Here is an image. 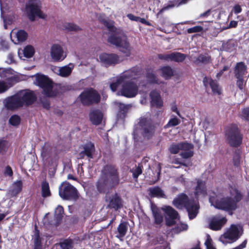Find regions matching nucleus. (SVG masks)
I'll return each mask as SVG.
<instances>
[{
  "label": "nucleus",
  "instance_id": "f257e3e1",
  "mask_svg": "<svg viewBox=\"0 0 249 249\" xmlns=\"http://www.w3.org/2000/svg\"><path fill=\"white\" fill-rule=\"evenodd\" d=\"M136 69L133 68L126 71L110 84L111 90L117 91V95H122L127 98H133L138 93L139 88L136 83L131 80L136 75Z\"/></svg>",
  "mask_w": 249,
  "mask_h": 249
},
{
  "label": "nucleus",
  "instance_id": "f03ea898",
  "mask_svg": "<svg viewBox=\"0 0 249 249\" xmlns=\"http://www.w3.org/2000/svg\"><path fill=\"white\" fill-rule=\"evenodd\" d=\"M242 198V195L235 187H230L226 196L222 198L219 196L217 198L211 196L210 202L215 208L225 210L232 214V211L237 208V203Z\"/></svg>",
  "mask_w": 249,
  "mask_h": 249
},
{
  "label": "nucleus",
  "instance_id": "7ed1b4c3",
  "mask_svg": "<svg viewBox=\"0 0 249 249\" xmlns=\"http://www.w3.org/2000/svg\"><path fill=\"white\" fill-rule=\"evenodd\" d=\"M100 20L104 25L112 33L108 38V41L117 47L120 48V51L125 54V56L130 55V47L127 41L126 37L120 30H117L114 27V22L112 20L102 19Z\"/></svg>",
  "mask_w": 249,
  "mask_h": 249
},
{
  "label": "nucleus",
  "instance_id": "20e7f679",
  "mask_svg": "<svg viewBox=\"0 0 249 249\" xmlns=\"http://www.w3.org/2000/svg\"><path fill=\"white\" fill-rule=\"evenodd\" d=\"M119 179L115 167L111 165L105 166L102 171L101 178L97 183L99 191H104L105 187H113L119 183Z\"/></svg>",
  "mask_w": 249,
  "mask_h": 249
},
{
  "label": "nucleus",
  "instance_id": "39448f33",
  "mask_svg": "<svg viewBox=\"0 0 249 249\" xmlns=\"http://www.w3.org/2000/svg\"><path fill=\"white\" fill-rule=\"evenodd\" d=\"M173 205L178 209L185 208L188 213L190 219H193L196 217L199 208L197 201L189 199L186 195L181 194L174 199Z\"/></svg>",
  "mask_w": 249,
  "mask_h": 249
},
{
  "label": "nucleus",
  "instance_id": "423d86ee",
  "mask_svg": "<svg viewBox=\"0 0 249 249\" xmlns=\"http://www.w3.org/2000/svg\"><path fill=\"white\" fill-rule=\"evenodd\" d=\"M153 134V127L151 125L149 115L141 118L133 133L134 139L138 141L142 136L145 139H149Z\"/></svg>",
  "mask_w": 249,
  "mask_h": 249
},
{
  "label": "nucleus",
  "instance_id": "0eeeda50",
  "mask_svg": "<svg viewBox=\"0 0 249 249\" xmlns=\"http://www.w3.org/2000/svg\"><path fill=\"white\" fill-rule=\"evenodd\" d=\"M194 146L192 144L187 142L174 143L171 144L168 150L172 154H177L180 152V155L183 159H188L193 156Z\"/></svg>",
  "mask_w": 249,
  "mask_h": 249
},
{
  "label": "nucleus",
  "instance_id": "6e6552de",
  "mask_svg": "<svg viewBox=\"0 0 249 249\" xmlns=\"http://www.w3.org/2000/svg\"><path fill=\"white\" fill-rule=\"evenodd\" d=\"M242 227L239 225H231L230 228L219 237V240L226 245L236 241L241 235Z\"/></svg>",
  "mask_w": 249,
  "mask_h": 249
},
{
  "label": "nucleus",
  "instance_id": "1a4fd4ad",
  "mask_svg": "<svg viewBox=\"0 0 249 249\" xmlns=\"http://www.w3.org/2000/svg\"><path fill=\"white\" fill-rule=\"evenodd\" d=\"M35 83L43 89L46 96L52 97L56 95L57 92L53 89V82L44 75L36 74Z\"/></svg>",
  "mask_w": 249,
  "mask_h": 249
},
{
  "label": "nucleus",
  "instance_id": "9d476101",
  "mask_svg": "<svg viewBox=\"0 0 249 249\" xmlns=\"http://www.w3.org/2000/svg\"><path fill=\"white\" fill-rule=\"evenodd\" d=\"M26 12L29 18L33 21L36 16L46 19L47 16L40 9V3L36 0L29 1L26 5Z\"/></svg>",
  "mask_w": 249,
  "mask_h": 249
},
{
  "label": "nucleus",
  "instance_id": "9b49d317",
  "mask_svg": "<svg viewBox=\"0 0 249 249\" xmlns=\"http://www.w3.org/2000/svg\"><path fill=\"white\" fill-rule=\"evenodd\" d=\"M59 195L66 200H74L78 196L76 189L68 182L61 183L59 188Z\"/></svg>",
  "mask_w": 249,
  "mask_h": 249
},
{
  "label": "nucleus",
  "instance_id": "f8f14e48",
  "mask_svg": "<svg viewBox=\"0 0 249 249\" xmlns=\"http://www.w3.org/2000/svg\"><path fill=\"white\" fill-rule=\"evenodd\" d=\"M79 98L83 105H89L99 102L100 96L96 91L91 89L84 90L79 95Z\"/></svg>",
  "mask_w": 249,
  "mask_h": 249
},
{
  "label": "nucleus",
  "instance_id": "ddd939ff",
  "mask_svg": "<svg viewBox=\"0 0 249 249\" xmlns=\"http://www.w3.org/2000/svg\"><path fill=\"white\" fill-rule=\"evenodd\" d=\"M228 142L232 146H237L242 142V137L235 125L230 128L226 132Z\"/></svg>",
  "mask_w": 249,
  "mask_h": 249
},
{
  "label": "nucleus",
  "instance_id": "4468645a",
  "mask_svg": "<svg viewBox=\"0 0 249 249\" xmlns=\"http://www.w3.org/2000/svg\"><path fill=\"white\" fill-rule=\"evenodd\" d=\"M3 104L5 108L9 110H16L23 107L18 92L4 99Z\"/></svg>",
  "mask_w": 249,
  "mask_h": 249
},
{
  "label": "nucleus",
  "instance_id": "2eb2a0df",
  "mask_svg": "<svg viewBox=\"0 0 249 249\" xmlns=\"http://www.w3.org/2000/svg\"><path fill=\"white\" fill-rule=\"evenodd\" d=\"M162 211L165 213V218L166 225L171 226L175 225L176 220L179 219L178 212L172 207L164 206L161 207Z\"/></svg>",
  "mask_w": 249,
  "mask_h": 249
},
{
  "label": "nucleus",
  "instance_id": "dca6fc26",
  "mask_svg": "<svg viewBox=\"0 0 249 249\" xmlns=\"http://www.w3.org/2000/svg\"><path fill=\"white\" fill-rule=\"evenodd\" d=\"M23 107L32 104L36 100L34 93L30 90H21L18 92Z\"/></svg>",
  "mask_w": 249,
  "mask_h": 249
},
{
  "label": "nucleus",
  "instance_id": "f3484780",
  "mask_svg": "<svg viewBox=\"0 0 249 249\" xmlns=\"http://www.w3.org/2000/svg\"><path fill=\"white\" fill-rule=\"evenodd\" d=\"M51 56L54 61H61L66 57V53L62 47L59 44H54L51 48Z\"/></svg>",
  "mask_w": 249,
  "mask_h": 249
},
{
  "label": "nucleus",
  "instance_id": "a211bd4d",
  "mask_svg": "<svg viewBox=\"0 0 249 249\" xmlns=\"http://www.w3.org/2000/svg\"><path fill=\"white\" fill-rule=\"evenodd\" d=\"M99 59L102 64L106 66L115 64L120 62L119 57L115 54L102 53L100 54Z\"/></svg>",
  "mask_w": 249,
  "mask_h": 249
},
{
  "label": "nucleus",
  "instance_id": "6ab92c4d",
  "mask_svg": "<svg viewBox=\"0 0 249 249\" xmlns=\"http://www.w3.org/2000/svg\"><path fill=\"white\" fill-rule=\"evenodd\" d=\"M107 203V207L118 210L121 209L122 206V201L119 196L115 194L106 198Z\"/></svg>",
  "mask_w": 249,
  "mask_h": 249
},
{
  "label": "nucleus",
  "instance_id": "aec40b11",
  "mask_svg": "<svg viewBox=\"0 0 249 249\" xmlns=\"http://www.w3.org/2000/svg\"><path fill=\"white\" fill-rule=\"evenodd\" d=\"M151 210L154 219V224L157 226H161L163 221L161 208H159L156 205L151 204Z\"/></svg>",
  "mask_w": 249,
  "mask_h": 249
},
{
  "label": "nucleus",
  "instance_id": "412c9836",
  "mask_svg": "<svg viewBox=\"0 0 249 249\" xmlns=\"http://www.w3.org/2000/svg\"><path fill=\"white\" fill-rule=\"evenodd\" d=\"M226 222L227 219L225 217L216 215L211 218L210 227L213 230H219L226 224Z\"/></svg>",
  "mask_w": 249,
  "mask_h": 249
},
{
  "label": "nucleus",
  "instance_id": "4be33fe9",
  "mask_svg": "<svg viewBox=\"0 0 249 249\" xmlns=\"http://www.w3.org/2000/svg\"><path fill=\"white\" fill-rule=\"evenodd\" d=\"M203 82L205 88L207 89L210 88L213 94L219 95L221 93V88L217 84V82L211 78L205 77L203 79Z\"/></svg>",
  "mask_w": 249,
  "mask_h": 249
},
{
  "label": "nucleus",
  "instance_id": "5701e85b",
  "mask_svg": "<svg viewBox=\"0 0 249 249\" xmlns=\"http://www.w3.org/2000/svg\"><path fill=\"white\" fill-rule=\"evenodd\" d=\"M11 40L15 44H18L25 40L27 37V33L23 30L16 31L13 30L10 34Z\"/></svg>",
  "mask_w": 249,
  "mask_h": 249
},
{
  "label": "nucleus",
  "instance_id": "b1692460",
  "mask_svg": "<svg viewBox=\"0 0 249 249\" xmlns=\"http://www.w3.org/2000/svg\"><path fill=\"white\" fill-rule=\"evenodd\" d=\"M22 188V181L21 180L15 181L9 189L6 195L7 196L12 198L17 196L21 191Z\"/></svg>",
  "mask_w": 249,
  "mask_h": 249
},
{
  "label": "nucleus",
  "instance_id": "393cba45",
  "mask_svg": "<svg viewBox=\"0 0 249 249\" xmlns=\"http://www.w3.org/2000/svg\"><path fill=\"white\" fill-rule=\"evenodd\" d=\"M17 72L11 68L3 69L0 72V76L5 79L6 82L11 83L15 79Z\"/></svg>",
  "mask_w": 249,
  "mask_h": 249
},
{
  "label": "nucleus",
  "instance_id": "a878e982",
  "mask_svg": "<svg viewBox=\"0 0 249 249\" xmlns=\"http://www.w3.org/2000/svg\"><path fill=\"white\" fill-rule=\"evenodd\" d=\"M73 67V64H69L68 65L62 67H54L53 71L61 76L66 77L71 73Z\"/></svg>",
  "mask_w": 249,
  "mask_h": 249
},
{
  "label": "nucleus",
  "instance_id": "bb28decb",
  "mask_svg": "<svg viewBox=\"0 0 249 249\" xmlns=\"http://www.w3.org/2000/svg\"><path fill=\"white\" fill-rule=\"evenodd\" d=\"M114 104L116 105L119 109L118 113L117 114V118L122 120L124 119L125 117L128 109L131 107L130 105H125L118 101L115 102Z\"/></svg>",
  "mask_w": 249,
  "mask_h": 249
},
{
  "label": "nucleus",
  "instance_id": "cd10ccee",
  "mask_svg": "<svg viewBox=\"0 0 249 249\" xmlns=\"http://www.w3.org/2000/svg\"><path fill=\"white\" fill-rule=\"evenodd\" d=\"M103 115L99 110H93L89 114V119L95 125L100 124L103 120Z\"/></svg>",
  "mask_w": 249,
  "mask_h": 249
},
{
  "label": "nucleus",
  "instance_id": "c85d7f7f",
  "mask_svg": "<svg viewBox=\"0 0 249 249\" xmlns=\"http://www.w3.org/2000/svg\"><path fill=\"white\" fill-rule=\"evenodd\" d=\"M151 105L158 107H160L163 105L162 101L159 92L153 90L150 93Z\"/></svg>",
  "mask_w": 249,
  "mask_h": 249
},
{
  "label": "nucleus",
  "instance_id": "c756f323",
  "mask_svg": "<svg viewBox=\"0 0 249 249\" xmlns=\"http://www.w3.org/2000/svg\"><path fill=\"white\" fill-rule=\"evenodd\" d=\"M247 71V67L243 62H239L237 63L234 70L235 75L236 78L243 77Z\"/></svg>",
  "mask_w": 249,
  "mask_h": 249
},
{
  "label": "nucleus",
  "instance_id": "7c9ffc66",
  "mask_svg": "<svg viewBox=\"0 0 249 249\" xmlns=\"http://www.w3.org/2000/svg\"><path fill=\"white\" fill-rule=\"evenodd\" d=\"M206 194L205 182L202 180H198L196 188L195 195L197 197L204 196Z\"/></svg>",
  "mask_w": 249,
  "mask_h": 249
},
{
  "label": "nucleus",
  "instance_id": "2f4dec72",
  "mask_svg": "<svg viewBox=\"0 0 249 249\" xmlns=\"http://www.w3.org/2000/svg\"><path fill=\"white\" fill-rule=\"evenodd\" d=\"M161 76L165 79H170L173 75L174 71L171 67L166 66L160 69Z\"/></svg>",
  "mask_w": 249,
  "mask_h": 249
},
{
  "label": "nucleus",
  "instance_id": "473e14b6",
  "mask_svg": "<svg viewBox=\"0 0 249 249\" xmlns=\"http://www.w3.org/2000/svg\"><path fill=\"white\" fill-rule=\"evenodd\" d=\"M150 195L152 197L163 198L165 194L163 191L159 187H155L149 188Z\"/></svg>",
  "mask_w": 249,
  "mask_h": 249
},
{
  "label": "nucleus",
  "instance_id": "72a5a7b5",
  "mask_svg": "<svg viewBox=\"0 0 249 249\" xmlns=\"http://www.w3.org/2000/svg\"><path fill=\"white\" fill-rule=\"evenodd\" d=\"M23 54V57L25 58H31L35 53V49L31 45H27L24 47L23 50L20 51Z\"/></svg>",
  "mask_w": 249,
  "mask_h": 249
},
{
  "label": "nucleus",
  "instance_id": "f704fd0d",
  "mask_svg": "<svg viewBox=\"0 0 249 249\" xmlns=\"http://www.w3.org/2000/svg\"><path fill=\"white\" fill-rule=\"evenodd\" d=\"M84 148L86 155L90 159L92 158L95 151L94 144L91 142H89L85 144Z\"/></svg>",
  "mask_w": 249,
  "mask_h": 249
},
{
  "label": "nucleus",
  "instance_id": "c9c22d12",
  "mask_svg": "<svg viewBox=\"0 0 249 249\" xmlns=\"http://www.w3.org/2000/svg\"><path fill=\"white\" fill-rule=\"evenodd\" d=\"M41 195L43 197H46L51 196V191L49 183L44 181L41 183Z\"/></svg>",
  "mask_w": 249,
  "mask_h": 249
},
{
  "label": "nucleus",
  "instance_id": "e433bc0d",
  "mask_svg": "<svg viewBox=\"0 0 249 249\" xmlns=\"http://www.w3.org/2000/svg\"><path fill=\"white\" fill-rule=\"evenodd\" d=\"M211 61V56L207 53L205 54H200L195 62L197 64L199 63H203V64H207L210 62Z\"/></svg>",
  "mask_w": 249,
  "mask_h": 249
},
{
  "label": "nucleus",
  "instance_id": "4c0bfd02",
  "mask_svg": "<svg viewBox=\"0 0 249 249\" xmlns=\"http://www.w3.org/2000/svg\"><path fill=\"white\" fill-rule=\"evenodd\" d=\"M170 60L178 62L183 61L186 58V55L180 53H170Z\"/></svg>",
  "mask_w": 249,
  "mask_h": 249
},
{
  "label": "nucleus",
  "instance_id": "58836bf2",
  "mask_svg": "<svg viewBox=\"0 0 249 249\" xmlns=\"http://www.w3.org/2000/svg\"><path fill=\"white\" fill-rule=\"evenodd\" d=\"M42 238L40 237L38 231H36L34 238V249H42Z\"/></svg>",
  "mask_w": 249,
  "mask_h": 249
},
{
  "label": "nucleus",
  "instance_id": "ea45409f",
  "mask_svg": "<svg viewBox=\"0 0 249 249\" xmlns=\"http://www.w3.org/2000/svg\"><path fill=\"white\" fill-rule=\"evenodd\" d=\"M188 228L187 224L179 222L177 224V226L173 229V232L175 233H178L182 231H186Z\"/></svg>",
  "mask_w": 249,
  "mask_h": 249
},
{
  "label": "nucleus",
  "instance_id": "a19ab883",
  "mask_svg": "<svg viewBox=\"0 0 249 249\" xmlns=\"http://www.w3.org/2000/svg\"><path fill=\"white\" fill-rule=\"evenodd\" d=\"M63 207L61 206H58L57 208L55 209L54 212V217L56 221V224H58V223L61 220L63 216Z\"/></svg>",
  "mask_w": 249,
  "mask_h": 249
},
{
  "label": "nucleus",
  "instance_id": "79ce46f5",
  "mask_svg": "<svg viewBox=\"0 0 249 249\" xmlns=\"http://www.w3.org/2000/svg\"><path fill=\"white\" fill-rule=\"evenodd\" d=\"M119 235L117 236L118 237H124L127 231V226L125 223H121L117 229Z\"/></svg>",
  "mask_w": 249,
  "mask_h": 249
},
{
  "label": "nucleus",
  "instance_id": "37998d69",
  "mask_svg": "<svg viewBox=\"0 0 249 249\" xmlns=\"http://www.w3.org/2000/svg\"><path fill=\"white\" fill-rule=\"evenodd\" d=\"M12 86L13 84L12 83L0 80V94L6 92Z\"/></svg>",
  "mask_w": 249,
  "mask_h": 249
},
{
  "label": "nucleus",
  "instance_id": "c03bdc74",
  "mask_svg": "<svg viewBox=\"0 0 249 249\" xmlns=\"http://www.w3.org/2000/svg\"><path fill=\"white\" fill-rule=\"evenodd\" d=\"M180 123V120L177 117L172 116L167 124L165 125V127H170L175 126Z\"/></svg>",
  "mask_w": 249,
  "mask_h": 249
},
{
  "label": "nucleus",
  "instance_id": "a18cd8bd",
  "mask_svg": "<svg viewBox=\"0 0 249 249\" xmlns=\"http://www.w3.org/2000/svg\"><path fill=\"white\" fill-rule=\"evenodd\" d=\"M146 78L147 80L152 83L160 84L162 83L161 81H159L155 74H154L153 72L148 73L146 76Z\"/></svg>",
  "mask_w": 249,
  "mask_h": 249
},
{
  "label": "nucleus",
  "instance_id": "49530a36",
  "mask_svg": "<svg viewBox=\"0 0 249 249\" xmlns=\"http://www.w3.org/2000/svg\"><path fill=\"white\" fill-rule=\"evenodd\" d=\"M9 122L13 126H18L20 123V118L17 115H13L9 119Z\"/></svg>",
  "mask_w": 249,
  "mask_h": 249
},
{
  "label": "nucleus",
  "instance_id": "de8ad7c7",
  "mask_svg": "<svg viewBox=\"0 0 249 249\" xmlns=\"http://www.w3.org/2000/svg\"><path fill=\"white\" fill-rule=\"evenodd\" d=\"M204 244L206 249H216L214 246L213 240L209 235H207V239Z\"/></svg>",
  "mask_w": 249,
  "mask_h": 249
},
{
  "label": "nucleus",
  "instance_id": "09e8293b",
  "mask_svg": "<svg viewBox=\"0 0 249 249\" xmlns=\"http://www.w3.org/2000/svg\"><path fill=\"white\" fill-rule=\"evenodd\" d=\"M62 249H72L73 248V243L71 240H66L60 244Z\"/></svg>",
  "mask_w": 249,
  "mask_h": 249
},
{
  "label": "nucleus",
  "instance_id": "8fccbe9b",
  "mask_svg": "<svg viewBox=\"0 0 249 249\" xmlns=\"http://www.w3.org/2000/svg\"><path fill=\"white\" fill-rule=\"evenodd\" d=\"M203 30V28L200 26H196L192 28H190L187 29V32L189 34L193 33H197L201 32Z\"/></svg>",
  "mask_w": 249,
  "mask_h": 249
},
{
  "label": "nucleus",
  "instance_id": "3c124183",
  "mask_svg": "<svg viewBox=\"0 0 249 249\" xmlns=\"http://www.w3.org/2000/svg\"><path fill=\"white\" fill-rule=\"evenodd\" d=\"M66 28L70 31H78L80 29L78 26L73 23H67Z\"/></svg>",
  "mask_w": 249,
  "mask_h": 249
},
{
  "label": "nucleus",
  "instance_id": "603ef678",
  "mask_svg": "<svg viewBox=\"0 0 249 249\" xmlns=\"http://www.w3.org/2000/svg\"><path fill=\"white\" fill-rule=\"evenodd\" d=\"M133 176L134 178H137L138 176L142 174V170L140 166L136 167L135 169H133L131 170Z\"/></svg>",
  "mask_w": 249,
  "mask_h": 249
},
{
  "label": "nucleus",
  "instance_id": "864d4df0",
  "mask_svg": "<svg viewBox=\"0 0 249 249\" xmlns=\"http://www.w3.org/2000/svg\"><path fill=\"white\" fill-rule=\"evenodd\" d=\"M0 9H1V16L3 18V21L5 23L4 27L6 28V23H7L6 19L4 18V14L5 13V11L6 10V8L5 7V5L4 4L2 3L1 0H0ZM9 23V22H7Z\"/></svg>",
  "mask_w": 249,
  "mask_h": 249
},
{
  "label": "nucleus",
  "instance_id": "5fc2aeb1",
  "mask_svg": "<svg viewBox=\"0 0 249 249\" xmlns=\"http://www.w3.org/2000/svg\"><path fill=\"white\" fill-rule=\"evenodd\" d=\"M6 62L8 64H12L16 63L15 56L12 53H9L7 55Z\"/></svg>",
  "mask_w": 249,
  "mask_h": 249
},
{
  "label": "nucleus",
  "instance_id": "6e6d98bb",
  "mask_svg": "<svg viewBox=\"0 0 249 249\" xmlns=\"http://www.w3.org/2000/svg\"><path fill=\"white\" fill-rule=\"evenodd\" d=\"M9 48V44L7 41L4 40H0V51L5 50Z\"/></svg>",
  "mask_w": 249,
  "mask_h": 249
},
{
  "label": "nucleus",
  "instance_id": "4d7b16f0",
  "mask_svg": "<svg viewBox=\"0 0 249 249\" xmlns=\"http://www.w3.org/2000/svg\"><path fill=\"white\" fill-rule=\"evenodd\" d=\"M4 174L6 176L12 177L13 172L12 168L9 166H7L4 170Z\"/></svg>",
  "mask_w": 249,
  "mask_h": 249
},
{
  "label": "nucleus",
  "instance_id": "13d9d810",
  "mask_svg": "<svg viewBox=\"0 0 249 249\" xmlns=\"http://www.w3.org/2000/svg\"><path fill=\"white\" fill-rule=\"evenodd\" d=\"M237 79V85L239 88L241 89H243V83L244 81L243 79V77H240L239 78H236Z\"/></svg>",
  "mask_w": 249,
  "mask_h": 249
},
{
  "label": "nucleus",
  "instance_id": "bf43d9fd",
  "mask_svg": "<svg viewBox=\"0 0 249 249\" xmlns=\"http://www.w3.org/2000/svg\"><path fill=\"white\" fill-rule=\"evenodd\" d=\"M233 12L234 14H237L241 12L242 8L241 6L239 5H235L232 9Z\"/></svg>",
  "mask_w": 249,
  "mask_h": 249
},
{
  "label": "nucleus",
  "instance_id": "052dcab7",
  "mask_svg": "<svg viewBox=\"0 0 249 249\" xmlns=\"http://www.w3.org/2000/svg\"><path fill=\"white\" fill-rule=\"evenodd\" d=\"M243 115L246 120H249V107L244 109Z\"/></svg>",
  "mask_w": 249,
  "mask_h": 249
},
{
  "label": "nucleus",
  "instance_id": "680f3d73",
  "mask_svg": "<svg viewBox=\"0 0 249 249\" xmlns=\"http://www.w3.org/2000/svg\"><path fill=\"white\" fill-rule=\"evenodd\" d=\"M170 53L166 54H159V58L160 59H164L165 60H170Z\"/></svg>",
  "mask_w": 249,
  "mask_h": 249
},
{
  "label": "nucleus",
  "instance_id": "e2e57ef3",
  "mask_svg": "<svg viewBox=\"0 0 249 249\" xmlns=\"http://www.w3.org/2000/svg\"><path fill=\"white\" fill-rule=\"evenodd\" d=\"M127 17L129 19L132 21H138L139 20V17L135 16L134 15L131 14H127Z\"/></svg>",
  "mask_w": 249,
  "mask_h": 249
},
{
  "label": "nucleus",
  "instance_id": "0e129e2a",
  "mask_svg": "<svg viewBox=\"0 0 249 249\" xmlns=\"http://www.w3.org/2000/svg\"><path fill=\"white\" fill-rule=\"evenodd\" d=\"M171 110L172 111L176 112L178 116L180 117V113L178 109L177 106L176 104H173L172 105Z\"/></svg>",
  "mask_w": 249,
  "mask_h": 249
},
{
  "label": "nucleus",
  "instance_id": "69168bd1",
  "mask_svg": "<svg viewBox=\"0 0 249 249\" xmlns=\"http://www.w3.org/2000/svg\"><path fill=\"white\" fill-rule=\"evenodd\" d=\"M228 69H229V67L228 66H225L220 71H219L218 73H217L216 77L217 78H219L220 77V76L222 75L223 71H227Z\"/></svg>",
  "mask_w": 249,
  "mask_h": 249
},
{
  "label": "nucleus",
  "instance_id": "338daca9",
  "mask_svg": "<svg viewBox=\"0 0 249 249\" xmlns=\"http://www.w3.org/2000/svg\"><path fill=\"white\" fill-rule=\"evenodd\" d=\"M238 22L235 20H232L230 22L229 27V28H235L237 26Z\"/></svg>",
  "mask_w": 249,
  "mask_h": 249
},
{
  "label": "nucleus",
  "instance_id": "774afa93",
  "mask_svg": "<svg viewBox=\"0 0 249 249\" xmlns=\"http://www.w3.org/2000/svg\"><path fill=\"white\" fill-rule=\"evenodd\" d=\"M158 248H160L161 249H170L167 243H164L162 245H160Z\"/></svg>",
  "mask_w": 249,
  "mask_h": 249
}]
</instances>
